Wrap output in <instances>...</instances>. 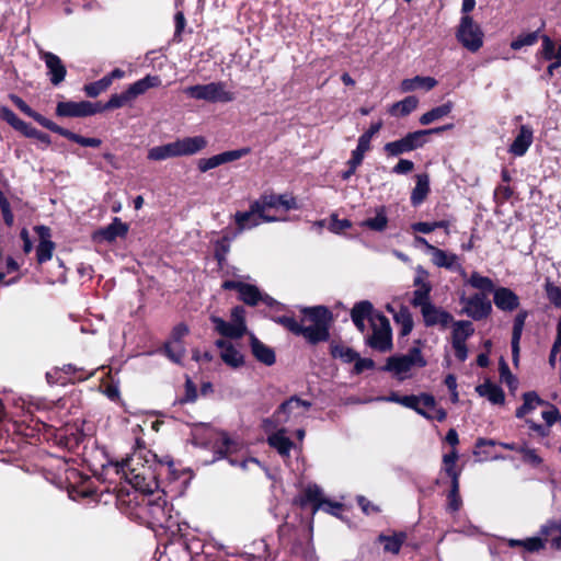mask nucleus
Masks as SVG:
<instances>
[{"instance_id":"13","label":"nucleus","mask_w":561,"mask_h":561,"mask_svg":"<svg viewBox=\"0 0 561 561\" xmlns=\"http://www.w3.org/2000/svg\"><path fill=\"white\" fill-rule=\"evenodd\" d=\"M462 312L473 320H482L492 311L491 301L483 294H474L471 297H461Z\"/></svg>"},{"instance_id":"7","label":"nucleus","mask_w":561,"mask_h":561,"mask_svg":"<svg viewBox=\"0 0 561 561\" xmlns=\"http://www.w3.org/2000/svg\"><path fill=\"white\" fill-rule=\"evenodd\" d=\"M400 404L414 410L427 420H437L443 422L447 416L445 410L436 408L435 399L431 394L423 393L421 396H403L400 399Z\"/></svg>"},{"instance_id":"3","label":"nucleus","mask_w":561,"mask_h":561,"mask_svg":"<svg viewBox=\"0 0 561 561\" xmlns=\"http://www.w3.org/2000/svg\"><path fill=\"white\" fill-rule=\"evenodd\" d=\"M311 402L294 396L283 402L271 419L264 421L265 431L276 430L287 423H298L307 416Z\"/></svg>"},{"instance_id":"28","label":"nucleus","mask_w":561,"mask_h":561,"mask_svg":"<svg viewBox=\"0 0 561 561\" xmlns=\"http://www.w3.org/2000/svg\"><path fill=\"white\" fill-rule=\"evenodd\" d=\"M373 313V305L367 301L363 300L354 305L351 311V318L354 322L355 327L360 331H365V320L373 318L375 314Z\"/></svg>"},{"instance_id":"53","label":"nucleus","mask_w":561,"mask_h":561,"mask_svg":"<svg viewBox=\"0 0 561 561\" xmlns=\"http://www.w3.org/2000/svg\"><path fill=\"white\" fill-rule=\"evenodd\" d=\"M0 118L8 122L16 130L25 128V122L20 119L15 113L7 106H0Z\"/></svg>"},{"instance_id":"34","label":"nucleus","mask_w":561,"mask_h":561,"mask_svg":"<svg viewBox=\"0 0 561 561\" xmlns=\"http://www.w3.org/2000/svg\"><path fill=\"white\" fill-rule=\"evenodd\" d=\"M127 226L121 221V219L115 218L112 224L107 227L101 229L94 234V238H101L106 241H114L117 237H124L127 233Z\"/></svg>"},{"instance_id":"56","label":"nucleus","mask_w":561,"mask_h":561,"mask_svg":"<svg viewBox=\"0 0 561 561\" xmlns=\"http://www.w3.org/2000/svg\"><path fill=\"white\" fill-rule=\"evenodd\" d=\"M545 289L550 302L556 307L561 308V288L548 280Z\"/></svg>"},{"instance_id":"25","label":"nucleus","mask_w":561,"mask_h":561,"mask_svg":"<svg viewBox=\"0 0 561 561\" xmlns=\"http://www.w3.org/2000/svg\"><path fill=\"white\" fill-rule=\"evenodd\" d=\"M493 301L496 308L502 311H513L519 306L518 296L506 287L494 289Z\"/></svg>"},{"instance_id":"17","label":"nucleus","mask_w":561,"mask_h":561,"mask_svg":"<svg viewBox=\"0 0 561 561\" xmlns=\"http://www.w3.org/2000/svg\"><path fill=\"white\" fill-rule=\"evenodd\" d=\"M234 221L237 224L239 233L244 230L253 229L260 226L262 222H265L263 220V214L259 208V204H256L255 201L250 205L249 210L236 213Z\"/></svg>"},{"instance_id":"50","label":"nucleus","mask_w":561,"mask_h":561,"mask_svg":"<svg viewBox=\"0 0 561 561\" xmlns=\"http://www.w3.org/2000/svg\"><path fill=\"white\" fill-rule=\"evenodd\" d=\"M111 85L110 78L103 77L102 79L84 85V91L90 98H96Z\"/></svg>"},{"instance_id":"37","label":"nucleus","mask_w":561,"mask_h":561,"mask_svg":"<svg viewBox=\"0 0 561 561\" xmlns=\"http://www.w3.org/2000/svg\"><path fill=\"white\" fill-rule=\"evenodd\" d=\"M387 309L393 313L396 323L400 325V334L408 335L413 329V319L409 309L401 307L398 311H394L390 306Z\"/></svg>"},{"instance_id":"55","label":"nucleus","mask_w":561,"mask_h":561,"mask_svg":"<svg viewBox=\"0 0 561 561\" xmlns=\"http://www.w3.org/2000/svg\"><path fill=\"white\" fill-rule=\"evenodd\" d=\"M273 321L285 327L288 331L296 335H300V331H302V324L298 323L293 317H275L273 318Z\"/></svg>"},{"instance_id":"60","label":"nucleus","mask_w":561,"mask_h":561,"mask_svg":"<svg viewBox=\"0 0 561 561\" xmlns=\"http://www.w3.org/2000/svg\"><path fill=\"white\" fill-rule=\"evenodd\" d=\"M541 54L545 59L551 60L556 58L557 51H556V45L553 41L548 36H542V47H541Z\"/></svg>"},{"instance_id":"27","label":"nucleus","mask_w":561,"mask_h":561,"mask_svg":"<svg viewBox=\"0 0 561 561\" xmlns=\"http://www.w3.org/2000/svg\"><path fill=\"white\" fill-rule=\"evenodd\" d=\"M533 129L528 125H522L518 135L510 147V152L516 157L524 156L533 144Z\"/></svg>"},{"instance_id":"36","label":"nucleus","mask_w":561,"mask_h":561,"mask_svg":"<svg viewBox=\"0 0 561 561\" xmlns=\"http://www.w3.org/2000/svg\"><path fill=\"white\" fill-rule=\"evenodd\" d=\"M476 390L481 397H485L493 404H501L504 402L505 396L503 390L492 382L479 385Z\"/></svg>"},{"instance_id":"51","label":"nucleus","mask_w":561,"mask_h":561,"mask_svg":"<svg viewBox=\"0 0 561 561\" xmlns=\"http://www.w3.org/2000/svg\"><path fill=\"white\" fill-rule=\"evenodd\" d=\"M331 353L333 357L340 358L345 363L354 362L357 358V353L354 350L343 345L332 346Z\"/></svg>"},{"instance_id":"39","label":"nucleus","mask_w":561,"mask_h":561,"mask_svg":"<svg viewBox=\"0 0 561 561\" xmlns=\"http://www.w3.org/2000/svg\"><path fill=\"white\" fill-rule=\"evenodd\" d=\"M451 324H453V332H451L453 342L466 343V340L468 337H470L474 332L473 325L470 321H467V320L454 321L453 320Z\"/></svg>"},{"instance_id":"22","label":"nucleus","mask_w":561,"mask_h":561,"mask_svg":"<svg viewBox=\"0 0 561 561\" xmlns=\"http://www.w3.org/2000/svg\"><path fill=\"white\" fill-rule=\"evenodd\" d=\"M35 230L39 238V243L36 249L37 261L39 263H44L51 259L55 244L50 241L49 228L45 226H37Z\"/></svg>"},{"instance_id":"41","label":"nucleus","mask_w":561,"mask_h":561,"mask_svg":"<svg viewBox=\"0 0 561 561\" xmlns=\"http://www.w3.org/2000/svg\"><path fill=\"white\" fill-rule=\"evenodd\" d=\"M179 157L174 141L162 146H157L148 151V159L152 161H162L169 158Z\"/></svg>"},{"instance_id":"31","label":"nucleus","mask_w":561,"mask_h":561,"mask_svg":"<svg viewBox=\"0 0 561 561\" xmlns=\"http://www.w3.org/2000/svg\"><path fill=\"white\" fill-rule=\"evenodd\" d=\"M540 534L553 549L561 550V518L547 522L541 526Z\"/></svg>"},{"instance_id":"47","label":"nucleus","mask_w":561,"mask_h":561,"mask_svg":"<svg viewBox=\"0 0 561 561\" xmlns=\"http://www.w3.org/2000/svg\"><path fill=\"white\" fill-rule=\"evenodd\" d=\"M431 291H432V287L416 288L413 291L412 305L415 308H419L420 311L423 310L425 308V306L432 304L431 298H430Z\"/></svg>"},{"instance_id":"10","label":"nucleus","mask_w":561,"mask_h":561,"mask_svg":"<svg viewBox=\"0 0 561 561\" xmlns=\"http://www.w3.org/2000/svg\"><path fill=\"white\" fill-rule=\"evenodd\" d=\"M457 39L468 50L474 53L483 45V32L469 15H463L457 30Z\"/></svg>"},{"instance_id":"64","label":"nucleus","mask_w":561,"mask_h":561,"mask_svg":"<svg viewBox=\"0 0 561 561\" xmlns=\"http://www.w3.org/2000/svg\"><path fill=\"white\" fill-rule=\"evenodd\" d=\"M523 547L529 551L535 552L545 547L543 540L539 537H531L523 540Z\"/></svg>"},{"instance_id":"45","label":"nucleus","mask_w":561,"mask_h":561,"mask_svg":"<svg viewBox=\"0 0 561 561\" xmlns=\"http://www.w3.org/2000/svg\"><path fill=\"white\" fill-rule=\"evenodd\" d=\"M240 299L249 305V306H255L262 298V294L257 289V287L250 285V284H243L241 286V290L239 293Z\"/></svg>"},{"instance_id":"61","label":"nucleus","mask_w":561,"mask_h":561,"mask_svg":"<svg viewBox=\"0 0 561 561\" xmlns=\"http://www.w3.org/2000/svg\"><path fill=\"white\" fill-rule=\"evenodd\" d=\"M518 451L523 455L524 461L529 462L534 466H538L541 463V458L537 455L535 449L522 446L519 447Z\"/></svg>"},{"instance_id":"8","label":"nucleus","mask_w":561,"mask_h":561,"mask_svg":"<svg viewBox=\"0 0 561 561\" xmlns=\"http://www.w3.org/2000/svg\"><path fill=\"white\" fill-rule=\"evenodd\" d=\"M146 513L150 523L162 528H171L176 522L172 518V507L168 505L165 497L158 493L156 497H146L142 500Z\"/></svg>"},{"instance_id":"62","label":"nucleus","mask_w":561,"mask_h":561,"mask_svg":"<svg viewBox=\"0 0 561 561\" xmlns=\"http://www.w3.org/2000/svg\"><path fill=\"white\" fill-rule=\"evenodd\" d=\"M168 356L175 363H180L183 357L184 350L180 343L168 344L165 347Z\"/></svg>"},{"instance_id":"49","label":"nucleus","mask_w":561,"mask_h":561,"mask_svg":"<svg viewBox=\"0 0 561 561\" xmlns=\"http://www.w3.org/2000/svg\"><path fill=\"white\" fill-rule=\"evenodd\" d=\"M458 459V454L456 450H453L449 454H446L443 458L444 461V470L451 479H459L460 472L456 469V461Z\"/></svg>"},{"instance_id":"57","label":"nucleus","mask_w":561,"mask_h":561,"mask_svg":"<svg viewBox=\"0 0 561 561\" xmlns=\"http://www.w3.org/2000/svg\"><path fill=\"white\" fill-rule=\"evenodd\" d=\"M413 283L416 288L432 287L428 280V272L423 266L417 265L415 267V277Z\"/></svg>"},{"instance_id":"46","label":"nucleus","mask_w":561,"mask_h":561,"mask_svg":"<svg viewBox=\"0 0 561 561\" xmlns=\"http://www.w3.org/2000/svg\"><path fill=\"white\" fill-rule=\"evenodd\" d=\"M467 283L479 290L492 291L494 290V284L491 278L480 275L478 272H473L467 279Z\"/></svg>"},{"instance_id":"19","label":"nucleus","mask_w":561,"mask_h":561,"mask_svg":"<svg viewBox=\"0 0 561 561\" xmlns=\"http://www.w3.org/2000/svg\"><path fill=\"white\" fill-rule=\"evenodd\" d=\"M215 345L219 348L220 358L226 365L232 368H239L244 364L242 353L230 341L219 339L215 342Z\"/></svg>"},{"instance_id":"54","label":"nucleus","mask_w":561,"mask_h":561,"mask_svg":"<svg viewBox=\"0 0 561 561\" xmlns=\"http://www.w3.org/2000/svg\"><path fill=\"white\" fill-rule=\"evenodd\" d=\"M448 507L456 512L461 506V499L459 495V479H451V490L448 494Z\"/></svg>"},{"instance_id":"44","label":"nucleus","mask_w":561,"mask_h":561,"mask_svg":"<svg viewBox=\"0 0 561 561\" xmlns=\"http://www.w3.org/2000/svg\"><path fill=\"white\" fill-rule=\"evenodd\" d=\"M542 400L538 397V394L534 391L526 392L524 394V403L516 411L517 417H523L528 414L530 411L535 410L537 405L541 404Z\"/></svg>"},{"instance_id":"43","label":"nucleus","mask_w":561,"mask_h":561,"mask_svg":"<svg viewBox=\"0 0 561 561\" xmlns=\"http://www.w3.org/2000/svg\"><path fill=\"white\" fill-rule=\"evenodd\" d=\"M214 447L220 456H224L236 450L237 444L226 433L216 432Z\"/></svg>"},{"instance_id":"18","label":"nucleus","mask_w":561,"mask_h":561,"mask_svg":"<svg viewBox=\"0 0 561 561\" xmlns=\"http://www.w3.org/2000/svg\"><path fill=\"white\" fill-rule=\"evenodd\" d=\"M259 204V208L263 214V220L265 222H275V221H284L286 217H283L280 214V208L278 205V201L276 199L275 194H264L259 199L255 201Z\"/></svg>"},{"instance_id":"21","label":"nucleus","mask_w":561,"mask_h":561,"mask_svg":"<svg viewBox=\"0 0 561 561\" xmlns=\"http://www.w3.org/2000/svg\"><path fill=\"white\" fill-rule=\"evenodd\" d=\"M41 57L48 69L47 73L49 76L50 82L54 85L61 83L65 80L67 73L66 67L61 59L57 55L49 51L43 53Z\"/></svg>"},{"instance_id":"58","label":"nucleus","mask_w":561,"mask_h":561,"mask_svg":"<svg viewBox=\"0 0 561 561\" xmlns=\"http://www.w3.org/2000/svg\"><path fill=\"white\" fill-rule=\"evenodd\" d=\"M20 131H22L27 137L36 138L38 141L46 146L50 144V139L47 134L37 130L36 128L30 126L27 123H25V128H20Z\"/></svg>"},{"instance_id":"6","label":"nucleus","mask_w":561,"mask_h":561,"mask_svg":"<svg viewBox=\"0 0 561 561\" xmlns=\"http://www.w3.org/2000/svg\"><path fill=\"white\" fill-rule=\"evenodd\" d=\"M210 321L214 324V330L222 337L230 340L241 339L248 334V327L245 321V310L241 306H237L230 311L229 321L224 320L218 316H210Z\"/></svg>"},{"instance_id":"52","label":"nucleus","mask_w":561,"mask_h":561,"mask_svg":"<svg viewBox=\"0 0 561 561\" xmlns=\"http://www.w3.org/2000/svg\"><path fill=\"white\" fill-rule=\"evenodd\" d=\"M528 317V312L526 310L519 311L515 319L513 324V332H512V342H520V337L523 334L525 321Z\"/></svg>"},{"instance_id":"32","label":"nucleus","mask_w":561,"mask_h":561,"mask_svg":"<svg viewBox=\"0 0 561 561\" xmlns=\"http://www.w3.org/2000/svg\"><path fill=\"white\" fill-rule=\"evenodd\" d=\"M453 108L454 103L451 101H447L442 105L433 107L432 110L421 115L419 119L420 124L425 126L436 121L443 119L444 117L448 116L451 113Z\"/></svg>"},{"instance_id":"20","label":"nucleus","mask_w":561,"mask_h":561,"mask_svg":"<svg viewBox=\"0 0 561 561\" xmlns=\"http://www.w3.org/2000/svg\"><path fill=\"white\" fill-rule=\"evenodd\" d=\"M382 127L381 122L371 124L359 138L357 147L352 151L353 164H362L365 153L370 149V141L373 137L379 133Z\"/></svg>"},{"instance_id":"24","label":"nucleus","mask_w":561,"mask_h":561,"mask_svg":"<svg viewBox=\"0 0 561 561\" xmlns=\"http://www.w3.org/2000/svg\"><path fill=\"white\" fill-rule=\"evenodd\" d=\"M250 347L253 356L260 363L271 366L276 357L272 347L261 342L253 333H249Z\"/></svg>"},{"instance_id":"59","label":"nucleus","mask_w":561,"mask_h":561,"mask_svg":"<svg viewBox=\"0 0 561 561\" xmlns=\"http://www.w3.org/2000/svg\"><path fill=\"white\" fill-rule=\"evenodd\" d=\"M276 199L278 201V205H279L282 213H286L290 209L298 208L295 197H293L290 195H287V194L276 195Z\"/></svg>"},{"instance_id":"33","label":"nucleus","mask_w":561,"mask_h":561,"mask_svg":"<svg viewBox=\"0 0 561 561\" xmlns=\"http://www.w3.org/2000/svg\"><path fill=\"white\" fill-rule=\"evenodd\" d=\"M360 227L368 228L373 231L382 232L387 229L388 217L385 206L375 208V217L367 218L359 224Z\"/></svg>"},{"instance_id":"1","label":"nucleus","mask_w":561,"mask_h":561,"mask_svg":"<svg viewBox=\"0 0 561 561\" xmlns=\"http://www.w3.org/2000/svg\"><path fill=\"white\" fill-rule=\"evenodd\" d=\"M157 456L145 447H139L126 459L116 463L117 473L137 490L145 494H153L158 490Z\"/></svg>"},{"instance_id":"14","label":"nucleus","mask_w":561,"mask_h":561,"mask_svg":"<svg viewBox=\"0 0 561 561\" xmlns=\"http://www.w3.org/2000/svg\"><path fill=\"white\" fill-rule=\"evenodd\" d=\"M101 111L98 105L88 102H60L57 105V114L68 117H84L93 115Z\"/></svg>"},{"instance_id":"16","label":"nucleus","mask_w":561,"mask_h":561,"mask_svg":"<svg viewBox=\"0 0 561 561\" xmlns=\"http://www.w3.org/2000/svg\"><path fill=\"white\" fill-rule=\"evenodd\" d=\"M421 314L426 327L439 325L440 328L446 329L454 320L451 313L435 306L433 302L425 306V308L421 310Z\"/></svg>"},{"instance_id":"40","label":"nucleus","mask_w":561,"mask_h":561,"mask_svg":"<svg viewBox=\"0 0 561 561\" xmlns=\"http://www.w3.org/2000/svg\"><path fill=\"white\" fill-rule=\"evenodd\" d=\"M417 98L410 95L399 102L393 103L389 108V113L393 116H405L412 113L417 107Z\"/></svg>"},{"instance_id":"38","label":"nucleus","mask_w":561,"mask_h":561,"mask_svg":"<svg viewBox=\"0 0 561 561\" xmlns=\"http://www.w3.org/2000/svg\"><path fill=\"white\" fill-rule=\"evenodd\" d=\"M407 535L404 533H393L392 535H380L379 541L383 545V551L390 553H398L402 543L405 541Z\"/></svg>"},{"instance_id":"30","label":"nucleus","mask_w":561,"mask_h":561,"mask_svg":"<svg viewBox=\"0 0 561 561\" xmlns=\"http://www.w3.org/2000/svg\"><path fill=\"white\" fill-rule=\"evenodd\" d=\"M433 253L431 254L432 263L437 267H443L449 271H454V268H459V256L455 253L447 252L439 248L432 249Z\"/></svg>"},{"instance_id":"2","label":"nucleus","mask_w":561,"mask_h":561,"mask_svg":"<svg viewBox=\"0 0 561 561\" xmlns=\"http://www.w3.org/2000/svg\"><path fill=\"white\" fill-rule=\"evenodd\" d=\"M302 322H309V325L302 324V335L308 342L316 344L329 339V325L332 320V313L323 306L304 308Z\"/></svg>"},{"instance_id":"48","label":"nucleus","mask_w":561,"mask_h":561,"mask_svg":"<svg viewBox=\"0 0 561 561\" xmlns=\"http://www.w3.org/2000/svg\"><path fill=\"white\" fill-rule=\"evenodd\" d=\"M538 38H539L538 31L526 33V34H520L517 38H515L511 43V48L514 50H518L525 46H533L534 44L537 43Z\"/></svg>"},{"instance_id":"15","label":"nucleus","mask_w":561,"mask_h":561,"mask_svg":"<svg viewBox=\"0 0 561 561\" xmlns=\"http://www.w3.org/2000/svg\"><path fill=\"white\" fill-rule=\"evenodd\" d=\"M249 152V148H242L238 150L225 151L210 158L201 159L198 161V170L201 172H207L208 170L215 169L224 163L239 160L247 156Z\"/></svg>"},{"instance_id":"26","label":"nucleus","mask_w":561,"mask_h":561,"mask_svg":"<svg viewBox=\"0 0 561 561\" xmlns=\"http://www.w3.org/2000/svg\"><path fill=\"white\" fill-rule=\"evenodd\" d=\"M287 431L278 426L277 430L270 434L267 443L271 447L277 450L283 458H288L294 443L286 436Z\"/></svg>"},{"instance_id":"63","label":"nucleus","mask_w":561,"mask_h":561,"mask_svg":"<svg viewBox=\"0 0 561 561\" xmlns=\"http://www.w3.org/2000/svg\"><path fill=\"white\" fill-rule=\"evenodd\" d=\"M352 226L347 219H339L336 216H332L329 229L334 233L348 229Z\"/></svg>"},{"instance_id":"23","label":"nucleus","mask_w":561,"mask_h":561,"mask_svg":"<svg viewBox=\"0 0 561 561\" xmlns=\"http://www.w3.org/2000/svg\"><path fill=\"white\" fill-rule=\"evenodd\" d=\"M179 157L195 154L207 146V140L204 136L185 137L174 141Z\"/></svg>"},{"instance_id":"5","label":"nucleus","mask_w":561,"mask_h":561,"mask_svg":"<svg viewBox=\"0 0 561 561\" xmlns=\"http://www.w3.org/2000/svg\"><path fill=\"white\" fill-rule=\"evenodd\" d=\"M424 366H426V360L421 350L413 347L407 354L389 357L382 369L391 373L393 377L402 381L412 376L414 368H422Z\"/></svg>"},{"instance_id":"12","label":"nucleus","mask_w":561,"mask_h":561,"mask_svg":"<svg viewBox=\"0 0 561 561\" xmlns=\"http://www.w3.org/2000/svg\"><path fill=\"white\" fill-rule=\"evenodd\" d=\"M299 503L301 506H305L308 503L312 504V514H316L321 510L333 516H339V512L342 507L340 503L324 499L322 490L316 484L308 485L304 490L299 499Z\"/></svg>"},{"instance_id":"42","label":"nucleus","mask_w":561,"mask_h":561,"mask_svg":"<svg viewBox=\"0 0 561 561\" xmlns=\"http://www.w3.org/2000/svg\"><path fill=\"white\" fill-rule=\"evenodd\" d=\"M161 84V79L158 76H146L145 78L134 82L129 85L135 95L138 98L139 95L146 93L151 88H157Z\"/></svg>"},{"instance_id":"29","label":"nucleus","mask_w":561,"mask_h":561,"mask_svg":"<svg viewBox=\"0 0 561 561\" xmlns=\"http://www.w3.org/2000/svg\"><path fill=\"white\" fill-rule=\"evenodd\" d=\"M437 85V80L433 77L415 76L414 78L404 79L400 83L402 92H412L415 90L430 91Z\"/></svg>"},{"instance_id":"35","label":"nucleus","mask_w":561,"mask_h":561,"mask_svg":"<svg viewBox=\"0 0 561 561\" xmlns=\"http://www.w3.org/2000/svg\"><path fill=\"white\" fill-rule=\"evenodd\" d=\"M415 180L416 184L411 194V203L413 206H419L430 193V179L426 173H422L417 174Z\"/></svg>"},{"instance_id":"9","label":"nucleus","mask_w":561,"mask_h":561,"mask_svg":"<svg viewBox=\"0 0 561 561\" xmlns=\"http://www.w3.org/2000/svg\"><path fill=\"white\" fill-rule=\"evenodd\" d=\"M184 93L192 99L211 103L230 102L234 99L233 94L226 90L224 82L191 85L184 90Z\"/></svg>"},{"instance_id":"4","label":"nucleus","mask_w":561,"mask_h":561,"mask_svg":"<svg viewBox=\"0 0 561 561\" xmlns=\"http://www.w3.org/2000/svg\"><path fill=\"white\" fill-rule=\"evenodd\" d=\"M454 127L453 124L444 125L440 127H435L431 129L416 130L407 134L401 139L387 142L383 147V150L388 156L398 157L400 154L411 152L415 149L422 148L427 139L426 136L431 134H439L442 131L451 129Z\"/></svg>"},{"instance_id":"11","label":"nucleus","mask_w":561,"mask_h":561,"mask_svg":"<svg viewBox=\"0 0 561 561\" xmlns=\"http://www.w3.org/2000/svg\"><path fill=\"white\" fill-rule=\"evenodd\" d=\"M373 334L367 343L370 347L386 352L392 346V334L389 320L382 314H375L370 318Z\"/></svg>"}]
</instances>
